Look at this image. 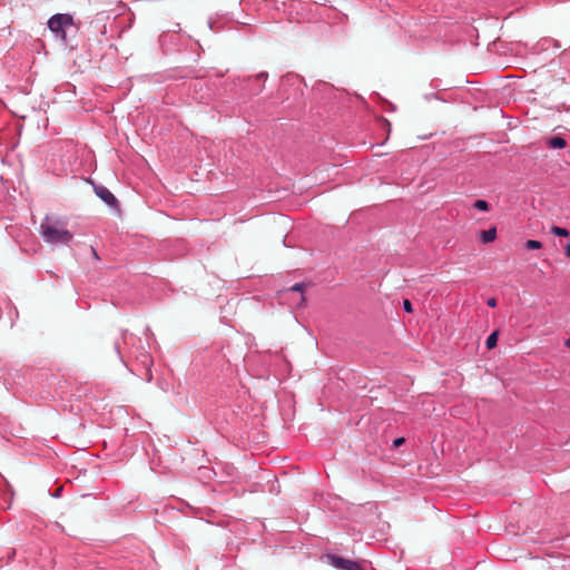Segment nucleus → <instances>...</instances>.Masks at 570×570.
<instances>
[{
	"label": "nucleus",
	"instance_id": "1",
	"mask_svg": "<svg viewBox=\"0 0 570 570\" xmlns=\"http://www.w3.org/2000/svg\"><path fill=\"white\" fill-rule=\"evenodd\" d=\"M39 233L45 243L52 245H67L73 238V234L67 229V223L52 215L45 216Z\"/></svg>",
	"mask_w": 570,
	"mask_h": 570
},
{
	"label": "nucleus",
	"instance_id": "2",
	"mask_svg": "<svg viewBox=\"0 0 570 570\" xmlns=\"http://www.w3.org/2000/svg\"><path fill=\"white\" fill-rule=\"evenodd\" d=\"M130 357L135 358L136 368H131V372L137 373L147 382L153 380L151 366L154 364L153 357L145 350L142 345L131 346L129 351Z\"/></svg>",
	"mask_w": 570,
	"mask_h": 570
},
{
	"label": "nucleus",
	"instance_id": "3",
	"mask_svg": "<svg viewBox=\"0 0 570 570\" xmlns=\"http://www.w3.org/2000/svg\"><path fill=\"white\" fill-rule=\"evenodd\" d=\"M47 24L49 30L55 33L57 38L66 41V28L73 26V18L68 13H56L49 18Z\"/></svg>",
	"mask_w": 570,
	"mask_h": 570
},
{
	"label": "nucleus",
	"instance_id": "4",
	"mask_svg": "<svg viewBox=\"0 0 570 570\" xmlns=\"http://www.w3.org/2000/svg\"><path fill=\"white\" fill-rule=\"evenodd\" d=\"M267 78L268 73L266 71H262L254 77L244 78L240 82V90L246 96H257L264 90Z\"/></svg>",
	"mask_w": 570,
	"mask_h": 570
},
{
	"label": "nucleus",
	"instance_id": "5",
	"mask_svg": "<svg viewBox=\"0 0 570 570\" xmlns=\"http://www.w3.org/2000/svg\"><path fill=\"white\" fill-rule=\"evenodd\" d=\"M94 190H95V194L97 195V197H99L110 208H114V209L119 208L118 199L106 186L94 185Z\"/></svg>",
	"mask_w": 570,
	"mask_h": 570
},
{
	"label": "nucleus",
	"instance_id": "6",
	"mask_svg": "<svg viewBox=\"0 0 570 570\" xmlns=\"http://www.w3.org/2000/svg\"><path fill=\"white\" fill-rule=\"evenodd\" d=\"M136 337L131 334H128L127 331H121L120 336L115 338L112 342V347L119 360L127 365V363L124 360V356L121 354V344H128L129 342H135ZM137 342H140V338H137Z\"/></svg>",
	"mask_w": 570,
	"mask_h": 570
},
{
	"label": "nucleus",
	"instance_id": "7",
	"mask_svg": "<svg viewBox=\"0 0 570 570\" xmlns=\"http://www.w3.org/2000/svg\"><path fill=\"white\" fill-rule=\"evenodd\" d=\"M331 564L340 570H362L360 563L340 556H330Z\"/></svg>",
	"mask_w": 570,
	"mask_h": 570
},
{
	"label": "nucleus",
	"instance_id": "8",
	"mask_svg": "<svg viewBox=\"0 0 570 570\" xmlns=\"http://www.w3.org/2000/svg\"><path fill=\"white\" fill-rule=\"evenodd\" d=\"M547 146L551 149H562L567 146V141L561 136H553L547 140Z\"/></svg>",
	"mask_w": 570,
	"mask_h": 570
},
{
	"label": "nucleus",
	"instance_id": "9",
	"mask_svg": "<svg viewBox=\"0 0 570 570\" xmlns=\"http://www.w3.org/2000/svg\"><path fill=\"white\" fill-rule=\"evenodd\" d=\"M479 236H480V239L482 243H484V244L491 243L497 238V228L491 227L487 230H481Z\"/></svg>",
	"mask_w": 570,
	"mask_h": 570
},
{
	"label": "nucleus",
	"instance_id": "10",
	"mask_svg": "<svg viewBox=\"0 0 570 570\" xmlns=\"http://www.w3.org/2000/svg\"><path fill=\"white\" fill-rule=\"evenodd\" d=\"M498 331H493L485 340V346L488 350H492L497 346L498 343Z\"/></svg>",
	"mask_w": 570,
	"mask_h": 570
},
{
	"label": "nucleus",
	"instance_id": "11",
	"mask_svg": "<svg viewBox=\"0 0 570 570\" xmlns=\"http://www.w3.org/2000/svg\"><path fill=\"white\" fill-rule=\"evenodd\" d=\"M473 208L480 212H488L490 209V205L484 199H478L473 203Z\"/></svg>",
	"mask_w": 570,
	"mask_h": 570
},
{
	"label": "nucleus",
	"instance_id": "12",
	"mask_svg": "<svg viewBox=\"0 0 570 570\" xmlns=\"http://www.w3.org/2000/svg\"><path fill=\"white\" fill-rule=\"evenodd\" d=\"M551 234H553L557 237H568L570 235V233L567 228L559 227V226H552Z\"/></svg>",
	"mask_w": 570,
	"mask_h": 570
},
{
	"label": "nucleus",
	"instance_id": "13",
	"mask_svg": "<svg viewBox=\"0 0 570 570\" xmlns=\"http://www.w3.org/2000/svg\"><path fill=\"white\" fill-rule=\"evenodd\" d=\"M525 248L529 250L540 249L542 247V243L535 239H529L524 244Z\"/></svg>",
	"mask_w": 570,
	"mask_h": 570
},
{
	"label": "nucleus",
	"instance_id": "14",
	"mask_svg": "<svg viewBox=\"0 0 570 570\" xmlns=\"http://www.w3.org/2000/svg\"><path fill=\"white\" fill-rule=\"evenodd\" d=\"M305 287H306L305 283L301 282V283L294 284L289 288V291L303 293Z\"/></svg>",
	"mask_w": 570,
	"mask_h": 570
},
{
	"label": "nucleus",
	"instance_id": "15",
	"mask_svg": "<svg viewBox=\"0 0 570 570\" xmlns=\"http://www.w3.org/2000/svg\"><path fill=\"white\" fill-rule=\"evenodd\" d=\"M402 306H403V309L406 313H412L413 312L412 303L409 299H404Z\"/></svg>",
	"mask_w": 570,
	"mask_h": 570
},
{
	"label": "nucleus",
	"instance_id": "16",
	"mask_svg": "<svg viewBox=\"0 0 570 570\" xmlns=\"http://www.w3.org/2000/svg\"><path fill=\"white\" fill-rule=\"evenodd\" d=\"M404 442H405L404 438H402V436L396 438V439H394L392 446L396 449V448L401 446Z\"/></svg>",
	"mask_w": 570,
	"mask_h": 570
},
{
	"label": "nucleus",
	"instance_id": "17",
	"mask_svg": "<svg viewBox=\"0 0 570 570\" xmlns=\"http://www.w3.org/2000/svg\"><path fill=\"white\" fill-rule=\"evenodd\" d=\"M497 304H498V301H497V298H495V297H490V298H488V299H487V305H488L489 307H492V308H493V307H495V306H497Z\"/></svg>",
	"mask_w": 570,
	"mask_h": 570
},
{
	"label": "nucleus",
	"instance_id": "18",
	"mask_svg": "<svg viewBox=\"0 0 570 570\" xmlns=\"http://www.w3.org/2000/svg\"><path fill=\"white\" fill-rule=\"evenodd\" d=\"M564 254L570 257V243L564 247Z\"/></svg>",
	"mask_w": 570,
	"mask_h": 570
},
{
	"label": "nucleus",
	"instance_id": "19",
	"mask_svg": "<svg viewBox=\"0 0 570 570\" xmlns=\"http://www.w3.org/2000/svg\"><path fill=\"white\" fill-rule=\"evenodd\" d=\"M91 252H92V255H94V257H95L96 259H100V258H99V256H98V254H97V252H96V249H95L94 247H91Z\"/></svg>",
	"mask_w": 570,
	"mask_h": 570
},
{
	"label": "nucleus",
	"instance_id": "20",
	"mask_svg": "<svg viewBox=\"0 0 570 570\" xmlns=\"http://www.w3.org/2000/svg\"><path fill=\"white\" fill-rule=\"evenodd\" d=\"M564 345L570 348V337L564 341Z\"/></svg>",
	"mask_w": 570,
	"mask_h": 570
}]
</instances>
